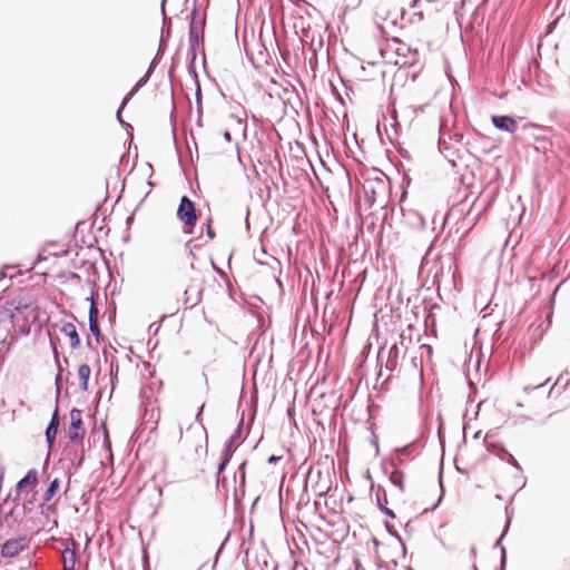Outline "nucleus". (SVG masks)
<instances>
[{
	"mask_svg": "<svg viewBox=\"0 0 570 570\" xmlns=\"http://www.w3.org/2000/svg\"><path fill=\"white\" fill-rule=\"evenodd\" d=\"M177 218L184 224L187 228L195 227L198 214L195 206V203L186 195H184L177 208Z\"/></svg>",
	"mask_w": 570,
	"mask_h": 570,
	"instance_id": "1",
	"label": "nucleus"
},
{
	"mask_svg": "<svg viewBox=\"0 0 570 570\" xmlns=\"http://www.w3.org/2000/svg\"><path fill=\"white\" fill-rule=\"evenodd\" d=\"M30 546V539L27 535L10 538L1 544L0 556L3 559H13L26 551Z\"/></svg>",
	"mask_w": 570,
	"mask_h": 570,
	"instance_id": "2",
	"label": "nucleus"
},
{
	"mask_svg": "<svg viewBox=\"0 0 570 570\" xmlns=\"http://www.w3.org/2000/svg\"><path fill=\"white\" fill-rule=\"evenodd\" d=\"M86 430L82 421V412L79 409H71L68 439L70 442L82 445Z\"/></svg>",
	"mask_w": 570,
	"mask_h": 570,
	"instance_id": "3",
	"label": "nucleus"
},
{
	"mask_svg": "<svg viewBox=\"0 0 570 570\" xmlns=\"http://www.w3.org/2000/svg\"><path fill=\"white\" fill-rule=\"evenodd\" d=\"M12 502L13 507L4 513V521L9 528L21 524L24 518L31 513L30 510H27V507L23 505L21 495L14 494Z\"/></svg>",
	"mask_w": 570,
	"mask_h": 570,
	"instance_id": "4",
	"label": "nucleus"
},
{
	"mask_svg": "<svg viewBox=\"0 0 570 570\" xmlns=\"http://www.w3.org/2000/svg\"><path fill=\"white\" fill-rule=\"evenodd\" d=\"M39 483V472L36 469H30L27 473L16 483L14 494L23 495L26 492L36 491Z\"/></svg>",
	"mask_w": 570,
	"mask_h": 570,
	"instance_id": "5",
	"label": "nucleus"
},
{
	"mask_svg": "<svg viewBox=\"0 0 570 570\" xmlns=\"http://www.w3.org/2000/svg\"><path fill=\"white\" fill-rule=\"evenodd\" d=\"M60 488V480L53 479L49 482L48 488L43 492L41 497V502L39 503V509H41V513L49 512L53 510V505H47L49 501L57 494Z\"/></svg>",
	"mask_w": 570,
	"mask_h": 570,
	"instance_id": "6",
	"label": "nucleus"
},
{
	"mask_svg": "<svg viewBox=\"0 0 570 570\" xmlns=\"http://www.w3.org/2000/svg\"><path fill=\"white\" fill-rule=\"evenodd\" d=\"M491 121L498 130L504 132L513 134L518 128L517 120L509 115L492 116Z\"/></svg>",
	"mask_w": 570,
	"mask_h": 570,
	"instance_id": "7",
	"label": "nucleus"
},
{
	"mask_svg": "<svg viewBox=\"0 0 570 570\" xmlns=\"http://www.w3.org/2000/svg\"><path fill=\"white\" fill-rule=\"evenodd\" d=\"M59 423H60L59 410H58V406H56L51 414L50 421L45 430V436H46V441H47V444L49 448H51L55 444L56 436H57L58 429H59Z\"/></svg>",
	"mask_w": 570,
	"mask_h": 570,
	"instance_id": "8",
	"label": "nucleus"
},
{
	"mask_svg": "<svg viewBox=\"0 0 570 570\" xmlns=\"http://www.w3.org/2000/svg\"><path fill=\"white\" fill-rule=\"evenodd\" d=\"M61 543L65 546V549L61 552V562L62 564H76V552L79 549V543L75 539L61 540Z\"/></svg>",
	"mask_w": 570,
	"mask_h": 570,
	"instance_id": "9",
	"label": "nucleus"
},
{
	"mask_svg": "<svg viewBox=\"0 0 570 570\" xmlns=\"http://www.w3.org/2000/svg\"><path fill=\"white\" fill-rule=\"evenodd\" d=\"M50 345H51V348H52V354H53L55 363L57 365V375L55 377V385H56V395H57V401H58L59 397H60L61 387H62V373H63V368H62V365H61L60 355H59L57 345H56V343L53 342V340L51 337H50Z\"/></svg>",
	"mask_w": 570,
	"mask_h": 570,
	"instance_id": "10",
	"label": "nucleus"
},
{
	"mask_svg": "<svg viewBox=\"0 0 570 570\" xmlns=\"http://www.w3.org/2000/svg\"><path fill=\"white\" fill-rule=\"evenodd\" d=\"M232 460V452L227 450H223L220 462L217 465V475H216V483L217 487H224L226 483V478H220V473L225 471L226 466L229 464Z\"/></svg>",
	"mask_w": 570,
	"mask_h": 570,
	"instance_id": "11",
	"label": "nucleus"
},
{
	"mask_svg": "<svg viewBox=\"0 0 570 570\" xmlns=\"http://www.w3.org/2000/svg\"><path fill=\"white\" fill-rule=\"evenodd\" d=\"M60 332L69 337L71 348H78L80 345V337L76 326L72 323H65L60 327Z\"/></svg>",
	"mask_w": 570,
	"mask_h": 570,
	"instance_id": "12",
	"label": "nucleus"
},
{
	"mask_svg": "<svg viewBox=\"0 0 570 570\" xmlns=\"http://www.w3.org/2000/svg\"><path fill=\"white\" fill-rule=\"evenodd\" d=\"M243 422L244 416L242 415L237 429L234 431V433L229 436V439L226 441L224 450H229L232 452V455L234 454L235 450L237 449L239 444V439L242 434L243 429Z\"/></svg>",
	"mask_w": 570,
	"mask_h": 570,
	"instance_id": "13",
	"label": "nucleus"
},
{
	"mask_svg": "<svg viewBox=\"0 0 570 570\" xmlns=\"http://www.w3.org/2000/svg\"><path fill=\"white\" fill-rule=\"evenodd\" d=\"M8 306L9 307H7V309L10 312V318L12 322H14L16 315L22 314L24 311H27L30 307V304L22 299H12L11 302H8Z\"/></svg>",
	"mask_w": 570,
	"mask_h": 570,
	"instance_id": "14",
	"label": "nucleus"
},
{
	"mask_svg": "<svg viewBox=\"0 0 570 570\" xmlns=\"http://www.w3.org/2000/svg\"><path fill=\"white\" fill-rule=\"evenodd\" d=\"M392 466L393 470L391 471L389 479L394 487H396L401 492H404V473L396 466L394 460L392 461Z\"/></svg>",
	"mask_w": 570,
	"mask_h": 570,
	"instance_id": "15",
	"label": "nucleus"
},
{
	"mask_svg": "<svg viewBox=\"0 0 570 570\" xmlns=\"http://www.w3.org/2000/svg\"><path fill=\"white\" fill-rule=\"evenodd\" d=\"M199 35L198 31H191L188 32V40H189V48H188V55L190 56V66L189 68L194 69V63L196 59V50L199 45Z\"/></svg>",
	"mask_w": 570,
	"mask_h": 570,
	"instance_id": "16",
	"label": "nucleus"
},
{
	"mask_svg": "<svg viewBox=\"0 0 570 570\" xmlns=\"http://www.w3.org/2000/svg\"><path fill=\"white\" fill-rule=\"evenodd\" d=\"M376 502H377L379 509L385 515H387L390 518H395V513L393 512V510H391L390 508L386 507V503H387L386 493L381 487H379L377 491H376Z\"/></svg>",
	"mask_w": 570,
	"mask_h": 570,
	"instance_id": "17",
	"label": "nucleus"
},
{
	"mask_svg": "<svg viewBox=\"0 0 570 570\" xmlns=\"http://www.w3.org/2000/svg\"><path fill=\"white\" fill-rule=\"evenodd\" d=\"M41 500L38 499V491L26 492L22 495V503L27 507V510L32 512L36 508H39Z\"/></svg>",
	"mask_w": 570,
	"mask_h": 570,
	"instance_id": "18",
	"label": "nucleus"
},
{
	"mask_svg": "<svg viewBox=\"0 0 570 570\" xmlns=\"http://www.w3.org/2000/svg\"><path fill=\"white\" fill-rule=\"evenodd\" d=\"M150 76L145 73L142 78H140L132 89L124 97L122 107H126L127 104L132 99V97L148 82Z\"/></svg>",
	"mask_w": 570,
	"mask_h": 570,
	"instance_id": "19",
	"label": "nucleus"
},
{
	"mask_svg": "<svg viewBox=\"0 0 570 570\" xmlns=\"http://www.w3.org/2000/svg\"><path fill=\"white\" fill-rule=\"evenodd\" d=\"M90 374H91V368H90V366L88 364H81L78 367V377H79V381H80V389H81V391H87L88 390V383H89Z\"/></svg>",
	"mask_w": 570,
	"mask_h": 570,
	"instance_id": "20",
	"label": "nucleus"
},
{
	"mask_svg": "<svg viewBox=\"0 0 570 570\" xmlns=\"http://www.w3.org/2000/svg\"><path fill=\"white\" fill-rule=\"evenodd\" d=\"M197 17H198V11H197V8L195 7L193 9V11L190 12V22H189L188 32L198 31V35L200 32H203V30L205 28V19L197 21Z\"/></svg>",
	"mask_w": 570,
	"mask_h": 570,
	"instance_id": "21",
	"label": "nucleus"
},
{
	"mask_svg": "<svg viewBox=\"0 0 570 570\" xmlns=\"http://www.w3.org/2000/svg\"><path fill=\"white\" fill-rule=\"evenodd\" d=\"M397 353H399V347L396 344H394L393 346H391V348L389 350V355H387V361H386V365H385V371L391 373L393 372L396 366H397Z\"/></svg>",
	"mask_w": 570,
	"mask_h": 570,
	"instance_id": "22",
	"label": "nucleus"
},
{
	"mask_svg": "<svg viewBox=\"0 0 570 570\" xmlns=\"http://www.w3.org/2000/svg\"><path fill=\"white\" fill-rule=\"evenodd\" d=\"M246 464L247 462L244 461L238 466L237 473L235 474V478L238 476L239 480V490L244 493L245 491V484H246Z\"/></svg>",
	"mask_w": 570,
	"mask_h": 570,
	"instance_id": "23",
	"label": "nucleus"
},
{
	"mask_svg": "<svg viewBox=\"0 0 570 570\" xmlns=\"http://www.w3.org/2000/svg\"><path fill=\"white\" fill-rule=\"evenodd\" d=\"M409 217H412L413 219L411 220V224L414 226V227H417V228H424L425 225H426V222L424 219V217L417 213V212H411L409 214Z\"/></svg>",
	"mask_w": 570,
	"mask_h": 570,
	"instance_id": "24",
	"label": "nucleus"
},
{
	"mask_svg": "<svg viewBox=\"0 0 570 570\" xmlns=\"http://www.w3.org/2000/svg\"><path fill=\"white\" fill-rule=\"evenodd\" d=\"M396 460L399 463H403L406 458L411 454V445H405L395 449Z\"/></svg>",
	"mask_w": 570,
	"mask_h": 570,
	"instance_id": "25",
	"label": "nucleus"
},
{
	"mask_svg": "<svg viewBox=\"0 0 570 570\" xmlns=\"http://www.w3.org/2000/svg\"><path fill=\"white\" fill-rule=\"evenodd\" d=\"M98 315H99V309H98L97 303L95 302L94 298H91V303L89 306V323L98 322Z\"/></svg>",
	"mask_w": 570,
	"mask_h": 570,
	"instance_id": "26",
	"label": "nucleus"
},
{
	"mask_svg": "<svg viewBox=\"0 0 570 570\" xmlns=\"http://www.w3.org/2000/svg\"><path fill=\"white\" fill-rule=\"evenodd\" d=\"M193 72H194L195 79H196V105H197V112H202V109H203V105H202V89H200V85H199L197 75H196L194 69H193Z\"/></svg>",
	"mask_w": 570,
	"mask_h": 570,
	"instance_id": "27",
	"label": "nucleus"
},
{
	"mask_svg": "<svg viewBox=\"0 0 570 570\" xmlns=\"http://www.w3.org/2000/svg\"><path fill=\"white\" fill-rule=\"evenodd\" d=\"M502 452H503V455L501 456V459L505 460L508 463L513 465L518 471H521V466L518 463V461L515 460V458L507 450H502Z\"/></svg>",
	"mask_w": 570,
	"mask_h": 570,
	"instance_id": "28",
	"label": "nucleus"
},
{
	"mask_svg": "<svg viewBox=\"0 0 570 570\" xmlns=\"http://www.w3.org/2000/svg\"><path fill=\"white\" fill-rule=\"evenodd\" d=\"M385 528H386V531L392 535L394 537L395 539H397V541L401 543L403 550L405 551V546L402 541V538L401 535L399 534V532L393 528V525H391L389 522H385Z\"/></svg>",
	"mask_w": 570,
	"mask_h": 570,
	"instance_id": "29",
	"label": "nucleus"
},
{
	"mask_svg": "<svg viewBox=\"0 0 570 570\" xmlns=\"http://www.w3.org/2000/svg\"><path fill=\"white\" fill-rule=\"evenodd\" d=\"M118 370H119L118 364L115 363L114 361H111V363H110V377H111L112 390L115 389V383L117 381Z\"/></svg>",
	"mask_w": 570,
	"mask_h": 570,
	"instance_id": "30",
	"label": "nucleus"
},
{
	"mask_svg": "<svg viewBox=\"0 0 570 570\" xmlns=\"http://www.w3.org/2000/svg\"><path fill=\"white\" fill-rule=\"evenodd\" d=\"M89 330H90L91 334L95 336V338L97 340V342H99L101 332H100L98 322L89 323Z\"/></svg>",
	"mask_w": 570,
	"mask_h": 570,
	"instance_id": "31",
	"label": "nucleus"
},
{
	"mask_svg": "<svg viewBox=\"0 0 570 570\" xmlns=\"http://www.w3.org/2000/svg\"><path fill=\"white\" fill-rule=\"evenodd\" d=\"M124 108H125V107H122V102H121V104H120V107H119V108H118V110H117L116 118H117V120L119 121V124H120L122 127L131 128V129H132V127H131L128 122H126V121L122 119V117H121V112H122Z\"/></svg>",
	"mask_w": 570,
	"mask_h": 570,
	"instance_id": "32",
	"label": "nucleus"
},
{
	"mask_svg": "<svg viewBox=\"0 0 570 570\" xmlns=\"http://www.w3.org/2000/svg\"><path fill=\"white\" fill-rule=\"evenodd\" d=\"M73 454H75V459H71V464L76 465L78 468L82 464V461H83V450H81L79 454L77 451H75Z\"/></svg>",
	"mask_w": 570,
	"mask_h": 570,
	"instance_id": "33",
	"label": "nucleus"
},
{
	"mask_svg": "<svg viewBox=\"0 0 570 570\" xmlns=\"http://www.w3.org/2000/svg\"><path fill=\"white\" fill-rule=\"evenodd\" d=\"M505 564H507V551L503 547H501L500 570H505Z\"/></svg>",
	"mask_w": 570,
	"mask_h": 570,
	"instance_id": "34",
	"label": "nucleus"
},
{
	"mask_svg": "<svg viewBox=\"0 0 570 570\" xmlns=\"http://www.w3.org/2000/svg\"><path fill=\"white\" fill-rule=\"evenodd\" d=\"M158 59H159L158 55H156L154 57V59L151 60V62H150V65H149V67H148V69L146 71L147 75L151 76V73L154 72V70H155V68H156V66L158 63Z\"/></svg>",
	"mask_w": 570,
	"mask_h": 570,
	"instance_id": "35",
	"label": "nucleus"
},
{
	"mask_svg": "<svg viewBox=\"0 0 570 570\" xmlns=\"http://www.w3.org/2000/svg\"><path fill=\"white\" fill-rule=\"evenodd\" d=\"M549 382H550V379H547V380H546V382H543V383H541V384H538V385H535V386H532V385H525V386L523 387V390H524V392L530 393V392H531V391H533V390H537V389H539V387L544 386V385H546V384H548Z\"/></svg>",
	"mask_w": 570,
	"mask_h": 570,
	"instance_id": "36",
	"label": "nucleus"
},
{
	"mask_svg": "<svg viewBox=\"0 0 570 570\" xmlns=\"http://www.w3.org/2000/svg\"><path fill=\"white\" fill-rule=\"evenodd\" d=\"M509 525H510V519H508V520H507L505 528H504V530H503L502 534H501V535H500V538L495 541V543H494V547H495V548H497V547H501V541H502L503 537L507 534L508 529H509Z\"/></svg>",
	"mask_w": 570,
	"mask_h": 570,
	"instance_id": "37",
	"label": "nucleus"
},
{
	"mask_svg": "<svg viewBox=\"0 0 570 570\" xmlns=\"http://www.w3.org/2000/svg\"><path fill=\"white\" fill-rule=\"evenodd\" d=\"M374 194H375V191H374V190H372V193H371V194H368V191L365 189V202H366L370 206H372V205L374 204V202H375Z\"/></svg>",
	"mask_w": 570,
	"mask_h": 570,
	"instance_id": "38",
	"label": "nucleus"
},
{
	"mask_svg": "<svg viewBox=\"0 0 570 570\" xmlns=\"http://www.w3.org/2000/svg\"><path fill=\"white\" fill-rule=\"evenodd\" d=\"M160 326L161 324L160 323H153L149 325V333H153L154 335H156L158 333V331L160 330Z\"/></svg>",
	"mask_w": 570,
	"mask_h": 570,
	"instance_id": "39",
	"label": "nucleus"
},
{
	"mask_svg": "<svg viewBox=\"0 0 570 570\" xmlns=\"http://www.w3.org/2000/svg\"><path fill=\"white\" fill-rule=\"evenodd\" d=\"M166 47V39L164 38V32L161 33L160 41H159V48L157 55H161L164 48Z\"/></svg>",
	"mask_w": 570,
	"mask_h": 570,
	"instance_id": "40",
	"label": "nucleus"
},
{
	"mask_svg": "<svg viewBox=\"0 0 570 570\" xmlns=\"http://www.w3.org/2000/svg\"><path fill=\"white\" fill-rule=\"evenodd\" d=\"M281 460H282V456H279V455H271V456L267 459V462H268V464H276V463H278Z\"/></svg>",
	"mask_w": 570,
	"mask_h": 570,
	"instance_id": "41",
	"label": "nucleus"
},
{
	"mask_svg": "<svg viewBox=\"0 0 570 570\" xmlns=\"http://www.w3.org/2000/svg\"><path fill=\"white\" fill-rule=\"evenodd\" d=\"M206 232H207V236H208L210 239H213V238L215 237V233H214V230L212 229V227H210L209 225L207 226Z\"/></svg>",
	"mask_w": 570,
	"mask_h": 570,
	"instance_id": "42",
	"label": "nucleus"
},
{
	"mask_svg": "<svg viewBox=\"0 0 570 570\" xmlns=\"http://www.w3.org/2000/svg\"><path fill=\"white\" fill-rule=\"evenodd\" d=\"M197 114H198V117H197L196 125H197L198 127H203V121H202L203 111H202V112H197Z\"/></svg>",
	"mask_w": 570,
	"mask_h": 570,
	"instance_id": "43",
	"label": "nucleus"
},
{
	"mask_svg": "<svg viewBox=\"0 0 570 570\" xmlns=\"http://www.w3.org/2000/svg\"><path fill=\"white\" fill-rule=\"evenodd\" d=\"M204 406H205V404H203V405L199 407V411L197 412V414H196V416H195V420H196V421H198V420H199V417H200V415H202V412H203V410H204Z\"/></svg>",
	"mask_w": 570,
	"mask_h": 570,
	"instance_id": "44",
	"label": "nucleus"
},
{
	"mask_svg": "<svg viewBox=\"0 0 570 570\" xmlns=\"http://www.w3.org/2000/svg\"><path fill=\"white\" fill-rule=\"evenodd\" d=\"M224 138H225L227 141H230V140H232V134H230L228 130H226V131L224 132Z\"/></svg>",
	"mask_w": 570,
	"mask_h": 570,
	"instance_id": "45",
	"label": "nucleus"
},
{
	"mask_svg": "<svg viewBox=\"0 0 570 570\" xmlns=\"http://www.w3.org/2000/svg\"><path fill=\"white\" fill-rule=\"evenodd\" d=\"M414 17H416L419 21H422L424 19V14L422 12L414 13Z\"/></svg>",
	"mask_w": 570,
	"mask_h": 570,
	"instance_id": "46",
	"label": "nucleus"
},
{
	"mask_svg": "<svg viewBox=\"0 0 570 570\" xmlns=\"http://www.w3.org/2000/svg\"><path fill=\"white\" fill-rule=\"evenodd\" d=\"M530 420H531V419H530L529 416H527V415H522V416H520V417H519V421H520L521 423H524V422L530 421Z\"/></svg>",
	"mask_w": 570,
	"mask_h": 570,
	"instance_id": "47",
	"label": "nucleus"
},
{
	"mask_svg": "<svg viewBox=\"0 0 570 570\" xmlns=\"http://www.w3.org/2000/svg\"><path fill=\"white\" fill-rule=\"evenodd\" d=\"M62 570H75V566L62 564Z\"/></svg>",
	"mask_w": 570,
	"mask_h": 570,
	"instance_id": "48",
	"label": "nucleus"
},
{
	"mask_svg": "<svg viewBox=\"0 0 570 570\" xmlns=\"http://www.w3.org/2000/svg\"><path fill=\"white\" fill-rule=\"evenodd\" d=\"M161 12L164 14V23H166V17H165V0L161 1Z\"/></svg>",
	"mask_w": 570,
	"mask_h": 570,
	"instance_id": "49",
	"label": "nucleus"
},
{
	"mask_svg": "<svg viewBox=\"0 0 570 570\" xmlns=\"http://www.w3.org/2000/svg\"><path fill=\"white\" fill-rule=\"evenodd\" d=\"M426 2H442V3H446L449 0H425Z\"/></svg>",
	"mask_w": 570,
	"mask_h": 570,
	"instance_id": "50",
	"label": "nucleus"
},
{
	"mask_svg": "<svg viewBox=\"0 0 570 570\" xmlns=\"http://www.w3.org/2000/svg\"><path fill=\"white\" fill-rule=\"evenodd\" d=\"M421 0H413L411 7L416 8Z\"/></svg>",
	"mask_w": 570,
	"mask_h": 570,
	"instance_id": "51",
	"label": "nucleus"
},
{
	"mask_svg": "<svg viewBox=\"0 0 570 570\" xmlns=\"http://www.w3.org/2000/svg\"><path fill=\"white\" fill-rule=\"evenodd\" d=\"M199 450H203V445H199L198 448H196V452H198ZM204 451H205V453H207V446L204 448Z\"/></svg>",
	"mask_w": 570,
	"mask_h": 570,
	"instance_id": "52",
	"label": "nucleus"
},
{
	"mask_svg": "<svg viewBox=\"0 0 570 570\" xmlns=\"http://www.w3.org/2000/svg\"><path fill=\"white\" fill-rule=\"evenodd\" d=\"M377 360H379V362H382V360H383V353H382V351H380V352H379V357H377Z\"/></svg>",
	"mask_w": 570,
	"mask_h": 570,
	"instance_id": "53",
	"label": "nucleus"
},
{
	"mask_svg": "<svg viewBox=\"0 0 570 570\" xmlns=\"http://www.w3.org/2000/svg\"><path fill=\"white\" fill-rule=\"evenodd\" d=\"M383 375H386V372H383V370L381 368L379 372V379L382 377Z\"/></svg>",
	"mask_w": 570,
	"mask_h": 570,
	"instance_id": "54",
	"label": "nucleus"
},
{
	"mask_svg": "<svg viewBox=\"0 0 570 570\" xmlns=\"http://www.w3.org/2000/svg\"><path fill=\"white\" fill-rule=\"evenodd\" d=\"M383 375H386V372H383V370L381 368L379 372V379L382 377Z\"/></svg>",
	"mask_w": 570,
	"mask_h": 570,
	"instance_id": "55",
	"label": "nucleus"
},
{
	"mask_svg": "<svg viewBox=\"0 0 570 570\" xmlns=\"http://www.w3.org/2000/svg\"><path fill=\"white\" fill-rule=\"evenodd\" d=\"M471 554H472L473 557H475V556H476V549H475L474 547H472V549H471Z\"/></svg>",
	"mask_w": 570,
	"mask_h": 570,
	"instance_id": "56",
	"label": "nucleus"
},
{
	"mask_svg": "<svg viewBox=\"0 0 570 570\" xmlns=\"http://www.w3.org/2000/svg\"><path fill=\"white\" fill-rule=\"evenodd\" d=\"M294 570H307L305 567L299 568L298 564L295 566Z\"/></svg>",
	"mask_w": 570,
	"mask_h": 570,
	"instance_id": "57",
	"label": "nucleus"
},
{
	"mask_svg": "<svg viewBox=\"0 0 570 570\" xmlns=\"http://www.w3.org/2000/svg\"><path fill=\"white\" fill-rule=\"evenodd\" d=\"M480 214H481V212L479 210V212L474 215V217H473L472 219H473V220H476V219H478V217L480 216Z\"/></svg>",
	"mask_w": 570,
	"mask_h": 570,
	"instance_id": "58",
	"label": "nucleus"
},
{
	"mask_svg": "<svg viewBox=\"0 0 570 570\" xmlns=\"http://www.w3.org/2000/svg\"><path fill=\"white\" fill-rule=\"evenodd\" d=\"M184 303L185 305H188L190 303V297H186Z\"/></svg>",
	"mask_w": 570,
	"mask_h": 570,
	"instance_id": "59",
	"label": "nucleus"
},
{
	"mask_svg": "<svg viewBox=\"0 0 570 570\" xmlns=\"http://www.w3.org/2000/svg\"><path fill=\"white\" fill-rule=\"evenodd\" d=\"M471 215H472V209H470V212L468 213V219L470 218Z\"/></svg>",
	"mask_w": 570,
	"mask_h": 570,
	"instance_id": "60",
	"label": "nucleus"
},
{
	"mask_svg": "<svg viewBox=\"0 0 570 570\" xmlns=\"http://www.w3.org/2000/svg\"><path fill=\"white\" fill-rule=\"evenodd\" d=\"M390 380V374L384 379L383 383Z\"/></svg>",
	"mask_w": 570,
	"mask_h": 570,
	"instance_id": "61",
	"label": "nucleus"
},
{
	"mask_svg": "<svg viewBox=\"0 0 570 570\" xmlns=\"http://www.w3.org/2000/svg\"><path fill=\"white\" fill-rule=\"evenodd\" d=\"M132 219V216L127 218V223H129Z\"/></svg>",
	"mask_w": 570,
	"mask_h": 570,
	"instance_id": "62",
	"label": "nucleus"
},
{
	"mask_svg": "<svg viewBox=\"0 0 570 570\" xmlns=\"http://www.w3.org/2000/svg\"><path fill=\"white\" fill-rule=\"evenodd\" d=\"M472 568H473V570H478V568H476V566H475V564H474Z\"/></svg>",
	"mask_w": 570,
	"mask_h": 570,
	"instance_id": "63",
	"label": "nucleus"
},
{
	"mask_svg": "<svg viewBox=\"0 0 570 570\" xmlns=\"http://www.w3.org/2000/svg\"><path fill=\"white\" fill-rule=\"evenodd\" d=\"M409 570H413V569L410 568Z\"/></svg>",
	"mask_w": 570,
	"mask_h": 570,
	"instance_id": "64",
	"label": "nucleus"
}]
</instances>
